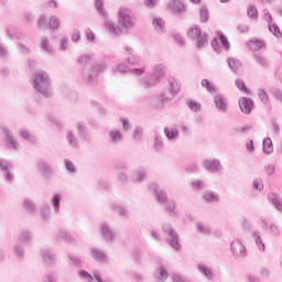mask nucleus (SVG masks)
Returning a JSON list of instances; mask_svg holds the SVG:
<instances>
[{"mask_svg":"<svg viewBox=\"0 0 282 282\" xmlns=\"http://www.w3.org/2000/svg\"><path fill=\"white\" fill-rule=\"evenodd\" d=\"M23 208L29 212L31 215H34L36 213V204L32 202L30 198H25L23 200Z\"/></svg>","mask_w":282,"mask_h":282,"instance_id":"36","label":"nucleus"},{"mask_svg":"<svg viewBox=\"0 0 282 282\" xmlns=\"http://www.w3.org/2000/svg\"><path fill=\"white\" fill-rule=\"evenodd\" d=\"M199 35H202V29H199V25H195L187 31V36L191 41H195Z\"/></svg>","mask_w":282,"mask_h":282,"instance_id":"37","label":"nucleus"},{"mask_svg":"<svg viewBox=\"0 0 282 282\" xmlns=\"http://www.w3.org/2000/svg\"><path fill=\"white\" fill-rule=\"evenodd\" d=\"M204 166L209 173H217V171H221V161L219 159L206 160Z\"/></svg>","mask_w":282,"mask_h":282,"instance_id":"14","label":"nucleus"},{"mask_svg":"<svg viewBox=\"0 0 282 282\" xmlns=\"http://www.w3.org/2000/svg\"><path fill=\"white\" fill-rule=\"evenodd\" d=\"M230 250L234 257H246V247L240 240H234L230 245Z\"/></svg>","mask_w":282,"mask_h":282,"instance_id":"11","label":"nucleus"},{"mask_svg":"<svg viewBox=\"0 0 282 282\" xmlns=\"http://www.w3.org/2000/svg\"><path fill=\"white\" fill-rule=\"evenodd\" d=\"M134 184H142L147 180V170L144 167L137 169L131 176Z\"/></svg>","mask_w":282,"mask_h":282,"instance_id":"18","label":"nucleus"},{"mask_svg":"<svg viewBox=\"0 0 282 282\" xmlns=\"http://www.w3.org/2000/svg\"><path fill=\"white\" fill-rule=\"evenodd\" d=\"M198 272H202V274H204V276H206V279H213L214 274H213V270H210V268L204 265V264H198Z\"/></svg>","mask_w":282,"mask_h":282,"instance_id":"42","label":"nucleus"},{"mask_svg":"<svg viewBox=\"0 0 282 282\" xmlns=\"http://www.w3.org/2000/svg\"><path fill=\"white\" fill-rule=\"evenodd\" d=\"M212 47L216 54H221V47H224V50H229L230 45L228 37H226L224 34H219L218 39L213 40Z\"/></svg>","mask_w":282,"mask_h":282,"instance_id":"7","label":"nucleus"},{"mask_svg":"<svg viewBox=\"0 0 282 282\" xmlns=\"http://www.w3.org/2000/svg\"><path fill=\"white\" fill-rule=\"evenodd\" d=\"M154 279H156V282H164L169 279V271L164 264H160V267L156 268L154 271Z\"/></svg>","mask_w":282,"mask_h":282,"instance_id":"19","label":"nucleus"},{"mask_svg":"<svg viewBox=\"0 0 282 282\" xmlns=\"http://www.w3.org/2000/svg\"><path fill=\"white\" fill-rule=\"evenodd\" d=\"M256 61L261 67H268V59L261 54H256Z\"/></svg>","mask_w":282,"mask_h":282,"instance_id":"62","label":"nucleus"},{"mask_svg":"<svg viewBox=\"0 0 282 282\" xmlns=\"http://www.w3.org/2000/svg\"><path fill=\"white\" fill-rule=\"evenodd\" d=\"M269 32L275 36V39H281V29H279V25L274 23H268Z\"/></svg>","mask_w":282,"mask_h":282,"instance_id":"45","label":"nucleus"},{"mask_svg":"<svg viewBox=\"0 0 282 282\" xmlns=\"http://www.w3.org/2000/svg\"><path fill=\"white\" fill-rule=\"evenodd\" d=\"M18 241H19V243H24V246H31L32 245V230L23 229L18 237Z\"/></svg>","mask_w":282,"mask_h":282,"instance_id":"20","label":"nucleus"},{"mask_svg":"<svg viewBox=\"0 0 282 282\" xmlns=\"http://www.w3.org/2000/svg\"><path fill=\"white\" fill-rule=\"evenodd\" d=\"M119 23L122 28H133L135 25V17H133V12L127 8L119 9Z\"/></svg>","mask_w":282,"mask_h":282,"instance_id":"6","label":"nucleus"},{"mask_svg":"<svg viewBox=\"0 0 282 282\" xmlns=\"http://www.w3.org/2000/svg\"><path fill=\"white\" fill-rule=\"evenodd\" d=\"M258 96L264 105H268L270 102V96H268V91L265 89H258Z\"/></svg>","mask_w":282,"mask_h":282,"instance_id":"54","label":"nucleus"},{"mask_svg":"<svg viewBox=\"0 0 282 282\" xmlns=\"http://www.w3.org/2000/svg\"><path fill=\"white\" fill-rule=\"evenodd\" d=\"M100 232L106 241H113V239H116V231H113V227H111L109 223L101 224Z\"/></svg>","mask_w":282,"mask_h":282,"instance_id":"10","label":"nucleus"},{"mask_svg":"<svg viewBox=\"0 0 282 282\" xmlns=\"http://www.w3.org/2000/svg\"><path fill=\"white\" fill-rule=\"evenodd\" d=\"M169 10H172V12H175L176 14H182L184 12V3L180 0H173L169 2L167 4Z\"/></svg>","mask_w":282,"mask_h":282,"instance_id":"27","label":"nucleus"},{"mask_svg":"<svg viewBox=\"0 0 282 282\" xmlns=\"http://www.w3.org/2000/svg\"><path fill=\"white\" fill-rule=\"evenodd\" d=\"M42 259L46 265H54L55 256L50 251V249H43L41 251Z\"/></svg>","mask_w":282,"mask_h":282,"instance_id":"30","label":"nucleus"},{"mask_svg":"<svg viewBox=\"0 0 282 282\" xmlns=\"http://www.w3.org/2000/svg\"><path fill=\"white\" fill-rule=\"evenodd\" d=\"M143 137L144 130L142 129V127H137L132 134L133 140H135V142H140V140H142Z\"/></svg>","mask_w":282,"mask_h":282,"instance_id":"50","label":"nucleus"},{"mask_svg":"<svg viewBox=\"0 0 282 282\" xmlns=\"http://www.w3.org/2000/svg\"><path fill=\"white\" fill-rule=\"evenodd\" d=\"M90 254L95 261H98V263H107V254H105L102 250L98 248H93L90 250Z\"/></svg>","mask_w":282,"mask_h":282,"instance_id":"25","label":"nucleus"},{"mask_svg":"<svg viewBox=\"0 0 282 282\" xmlns=\"http://www.w3.org/2000/svg\"><path fill=\"white\" fill-rule=\"evenodd\" d=\"M0 167L3 171L6 182L12 184V182H14V174H12L10 170H8V162L3 160L0 161Z\"/></svg>","mask_w":282,"mask_h":282,"instance_id":"26","label":"nucleus"},{"mask_svg":"<svg viewBox=\"0 0 282 282\" xmlns=\"http://www.w3.org/2000/svg\"><path fill=\"white\" fill-rule=\"evenodd\" d=\"M77 133L79 138L84 140V142H91V140H94V138L89 133V130L82 122L77 123Z\"/></svg>","mask_w":282,"mask_h":282,"instance_id":"17","label":"nucleus"},{"mask_svg":"<svg viewBox=\"0 0 282 282\" xmlns=\"http://www.w3.org/2000/svg\"><path fill=\"white\" fill-rule=\"evenodd\" d=\"M37 169L44 180H52V176L54 175V170H52L51 164H48L44 160H39Z\"/></svg>","mask_w":282,"mask_h":282,"instance_id":"8","label":"nucleus"},{"mask_svg":"<svg viewBox=\"0 0 282 282\" xmlns=\"http://www.w3.org/2000/svg\"><path fill=\"white\" fill-rule=\"evenodd\" d=\"M37 30H43L44 28H48L47 17L41 15L36 23Z\"/></svg>","mask_w":282,"mask_h":282,"instance_id":"55","label":"nucleus"},{"mask_svg":"<svg viewBox=\"0 0 282 282\" xmlns=\"http://www.w3.org/2000/svg\"><path fill=\"white\" fill-rule=\"evenodd\" d=\"M162 230L169 236V247L173 248L175 252H180L182 250V245L180 243V235L175 231V228L170 224H164Z\"/></svg>","mask_w":282,"mask_h":282,"instance_id":"5","label":"nucleus"},{"mask_svg":"<svg viewBox=\"0 0 282 282\" xmlns=\"http://www.w3.org/2000/svg\"><path fill=\"white\" fill-rule=\"evenodd\" d=\"M40 47L45 50L47 54H52V52H54V48L50 45V37H43Z\"/></svg>","mask_w":282,"mask_h":282,"instance_id":"48","label":"nucleus"},{"mask_svg":"<svg viewBox=\"0 0 282 282\" xmlns=\"http://www.w3.org/2000/svg\"><path fill=\"white\" fill-rule=\"evenodd\" d=\"M235 85L239 91H245L250 96V89L246 86V83L242 79H236Z\"/></svg>","mask_w":282,"mask_h":282,"instance_id":"52","label":"nucleus"},{"mask_svg":"<svg viewBox=\"0 0 282 282\" xmlns=\"http://www.w3.org/2000/svg\"><path fill=\"white\" fill-rule=\"evenodd\" d=\"M55 239L56 241H65V243H76V240L74 239L72 234L63 229L56 231Z\"/></svg>","mask_w":282,"mask_h":282,"instance_id":"16","label":"nucleus"},{"mask_svg":"<svg viewBox=\"0 0 282 282\" xmlns=\"http://www.w3.org/2000/svg\"><path fill=\"white\" fill-rule=\"evenodd\" d=\"M207 40H206V33H202L197 39H196V47H204L206 45Z\"/></svg>","mask_w":282,"mask_h":282,"instance_id":"60","label":"nucleus"},{"mask_svg":"<svg viewBox=\"0 0 282 282\" xmlns=\"http://www.w3.org/2000/svg\"><path fill=\"white\" fill-rule=\"evenodd\" d=\"M33 87L35 91L44 96V98H50L52 96V82L50 80L47 72L40 70L34 74Z\"/></svg>","mask_w":282,"mask_h":282,"instance_id":"2","label":"nucleus"},{"mask_svg":"<svg viewBox=\"0 0 282 282\" xmlns=\"http://www.w3.org/2000/svg\"><path fill=\"white\" fill-rule=\"evenodd\" d=\"M42 282H58V275L54 272L46 273L43 275Z\"/></svg>","mask_w":282,"mask_h":282,"instance_id":"53","label":"nucleus"},{"mask_svg":"<svg viewBox=\"0 0 282 282\" xmlns=\"http://www.w3.org/2000/svg\"><path fill=\"white\" fill-rule=\"evenodd\" d=\"M154 149L155 151H162V149H164V142L162 141V138L158 134L154 138Z\"/></svg>","mask_w":282,"mask_h":282,"instance_id":"59","label":"nucleus"},{"mask_svg":"<svg viewBox=\"0 0 282 282\" xmlns=\"http://www.w3.org/2000/svg\"><path fill=\"white\" fill-rule=\"evenodd\" d=\"M186 105L191 111H194L195 113H197V111H202V105L193 99H187Z\"/></svg>","mask_w":282,"mask_h":282,"instance_id":"43","label":"nucleus"},{"mask_svg":"<svg viewBox=\"0 0 282 282\" xmlns=\"http://www.w3.org/2000/svg\"><path fill=\"white\" fill-rule=\"evenodd\" d=\"M41 215L43 219H50V205H43L41 207Z\"/></svg>","mask_w":282,"mask_h":282,"instance_id":"64","label":"nucleus"},{"mask_svg":"<svg viewBox=\"0 0 282 282\" xmlns=\"http://www.w3.org/2000/svg\"><path fill=\"white\" fill-rule=\"evenodd\" d=\"M263 151L267 155H271V153H274V145L272 143L271 138H265L262 141Z\"/></svg>","mask_w":282,"mask_h":282,"instance_id":"35","label":"nucleus"},{"mask_svg":"<svg viewBox=\"0 0 282 282\" xmlns=\"http://www.w3.org/2000/svg\"><path fill=\"white\" fill-rule=\"evenodd\" d=\"M152 25L156 32H164V20H162V18H154Z\"/></svg>","mask_w":282,"mask_h":282,"instance_id":"44","label":"nucleus"},{"mask_svg":"<svg viewBox=\"0 0 282 282\" xmlns=\"http://www.w3.org/2000/svg\"><path fill=\"white\" fill-rule=\"evenodd\" d=\"M200 85H202V87H205V89H206L207 91H209V94H215L216 88H215V86L210 83V80H208V79H203V80L200 82Z\"/></svg>","mask_w":282,"mask_h":282,"instance_id":"51","label":"nucleus"},{"mask_svg":"<svg viewBox=\"0 0 282 282\" xmlns=\"http://www.w3.org/2000/svg\"><path fill=\"white\" fill-rule=\"evenodd\" d=\"M193 188H196V191H203V188H206V184L202 180H194L192 182Z\"/></svg>","mask_w":282,"mask_h":282,"instance_id":"61","label":"nucleus"},{"mask_svg":"<svg viewBox=\"0 0 282 282\" xmlns=\"http://www.w3.org/2000/svg\"><path fill=\"white\" fill-rule=\"evenodd\" d=\"M64 164H65V169L72 175H76V173H78V170L76 169V165L70 160L65 159Z\"/></svg>","mask_w":282,"mask_h":282,"instance_id":"47","label":"nucleus"},{"mask_svg":"<svg viewBox=\"0 0 282 282\" xmlns=\"http://www.w3.org/2000/svg\"><path fill=\"white\" fill-rule=\"evenodd\" d=\"M14 254L18 259H23V257H25V248L23 245L17 243L14 246Z\"/></svg>","mask_w":282,"mask_h":282,"instance_id":"49","label":"nucleus"},{"mask_svg":"<svg viewBox=\"0 0 282 282\" xmlns=\"http://www.w3.org/2000/svg\"><path fill=\"white\" fill-rule=\"evenodd\" d=\"M203 199L206 202V204H219V202H221L219 194L210 189L203 192Z\"/></svg>","mask_w":282,"mask_h":282,"instance_id":"15","label":"nucleus"},{"mask_svg":"<svg viewBox=\"0 0 282 282\" xmlns=\"http://www.w3.org/2000/svg\"><path fill=\"white\" fill-rule=\"evenodd\" d=\"M247 14H248V17H250V19H257L259 11L257 10V7L251 4L247 9Z\"/></svg>","mask_w":282,"mask_h":282,"instance_id":"58","label":"nucleus"},{"mask_svg":"<svg viewBox=\"0 0 282 282\" xmlns=\"http://www.w3.org/2000/svg\"><path fill=\"white\" fill-rule=\"evenodd\" d=\"M247 45L249 50L257 52L261 50V47H263L264 44H263V41L261 40H252V41H249Z\"/></svg>","mask_w":282,"mask_h":282,"instance_id":"40","label":"nucleus"},{"mask_svg":"<svg viewBox=\"0 0 282 282\" xmlns=\"http://www.w3.org/2000/svg\"><path fill=\"white\" fill-rule=\"evenodd\" d=\"M167 85L170 87L171 96H175V94L180 91V83H177V79H175V77L167 78Z\"/></svg>","mask_w":282,"mask_h":282,"instance_id":"32","label":"nucleus"},{"mask_svg":"<svg viewBox=\"0 0 282 282\" xmlns=\"http://www.w3.org/2000/svg\"><path fill=\"white\" fill-rule=\"evenodd\" d=\"M51 204L53 206V210L55 215H58V213H61V194L58 193L53 194Z\"/></svg>","mask_w":282,"mask_h":282,"instance_id":"33","label":"nucleus"},{"mask_svg":"<svg viewBox=\"0 0 282 282\" xmlns=\"http://www.w3.org/2000/svg\"><path fill=\"white\" fill-rule=\"evenodd\" d=\"M166 76V66L164 64H156L154 65V69L152 73V79L156 83L160 84V80Z\"/></svg>","mask_w":282,"mask_h":282,"instance_id":"12","label":"nucleus"},{"mask_svg":"<svg viewBox=\"0 0 282 282\" xmlns=\"http://www.w3.org/2000/svg\"><path fill=\"white\" fill-rule=\"evenodd\" d=\"M108 135H109V142L111 144H120V142L124 140V135H122V132H120V130L118 129L110 130Z\"/></svg>","mask_w":282,"mask_h":282,"instance_id":"24","label":"nucleus"},{"mask_svg":"<svg viewBox=\"0 0 282 282\" xmlns=\"http://www.w3.org/2000/svg\"><path fill=\"white\" fill-rule=\"evenodd\" d=\"M165 138L167 140H171L172 142H175L180 138V130L177 128H164Z\"/></svg>","mask_w":282,"mask_h":282,"instance_id":"29","label":"nucleus"},{"mask_svg":"<svg viewBox=\"0 0 282 282\" xmlns=\"http://www.w3.org/2000/svg\"><path fill=\"white\" fill-rule=\"evenodd\" d=\"M110 209L112 213H117L122 219H129V210L122 207V205L112 203L110 204Z\"/></svg>","mask_w":282,"mask_h":282,"instance_id":"22","label":"nucleus"},{"mask_svg":"<svg viewBox=\"0 0 282 282\" xmlns=\"http://www.w3.org/2000/svg\"><path fill=\"white\" fill-rule=\"evenodd\" d=\"M227 63H228L230 69H232V72L235 74H237V72H239V69L241 68V62H239V61H237V59H235L232 57H229L227 59Z\"/></svg>","mask_w":282,"mask_h":282,"instance_id":"39","label":"nucleus"},{"mask_svg":"<svg viewBox=\"0 0 282 282\" xmlns=\"http://www.w3.org/2000/svg\"><path fill=\"white\" fill-rule=\"evenodd\" d=\"M106 30H108L112 36H120V34H122V29L111 21H106Z\"/></svg>","mask_w":282,"mask_h":282,"instance_id":"28","label":"nucleus"},{"mask_svg":"<svg viewBox=\"0 0 282 282\" xmlns=\"http://www.w3.org/2000/svg\"><path fill=\"white\" fill-rule=\"evenodd\" d=\"M139 85L143 89H151V87H155V85H158V84L155 83L153 77H147L145 76V77L140 79Z\"/></svg>","mask_w":282,"mask_h":282,"instance_id":"31","label":"nucleus"},{"mask_svg":"<svg viewBox=\"0 0 282 282\" xmlns=\"http://www.w3.org/2000/svg\"><path fill=\"white\" fill-rule=\"evenodd\" d=\"M238 102H239L240 110L246 116H250V113H252V109H254V100H252V98L240 97Z\"/></svg>","mask_w":282,"mask_h":282,"instance_id":"9","label":"nucleus"},{"mask_svg":"<svg viewBox=\"0 0 282 282\" xmlns=\"http://www.w3.org/2000/svg\"><path fill=\"white\" fill-rule=\"evenodd\" d=\"M214 102L216 105V109H218L221 113H228V102H226L224 95L216 94L214 96Z\"/></svg>","mask_w":282,"mask_h":282,"instance_id":"13","label":"nucleus"},{"mask_svg":"<svg viewBox=\"0 0 282 282\" xmlns=\"http://www.w3.org/2000/svg\"><path fill=\"white\" fill-rule=\"evenodd\" d=\"M151 188L158 202L163 204L165 207L166 213H172V215H175V203H169V196H166V192L162 191L158 184H152Z\"/></svg>","mask_w":282,"mask_h":282,"instance_id":"4","label":"nucleus"},{"mask_svg":"<svg viewBox=\"0 0 282 282\" xmlns=\"http://www.w3.org/2000/svg\"><path fill=\"white\" fill-rule=\"evenodd\" d=\"M199 19H200V23L208 22V7L207 6H204V4L200 6Z\"/></svg>","mask_w":282,"mask_h":282,"instance_id":"46","label":"nucleus"},{"mask_svg":"<svg viewBox=\"0 0 282 282\" xmlns=\"http://www.w3.org/2000/svg\"><path fill=\"white\" fill-rule=\"evenodd\" d=\"M20 138H22L23 140H26L28 142H35V138L34 134H32L30 131H28L26 129H22L20 130L19 133Z\"/></svg>","mask_w":282,"mask_h":282,"instance_id":"41","label":"nucleus"},{"mask_svg":"<svg viewBox=\"0 0 282 282\" xmlns=\"http://www.w3.org/2000/svg\"><path fill=\"white\" fill-rule=\"evenodd\" d=\"M110 209L112 213H117L122 219H129V210L122 207V205L112 203L110 204Z\"/></svg>","mask_w":282,"mask_h":282,"instance_id":"21","label":"nucleus"},{"mask_svg":"<svg viewBox=\"0 0 282 282\" xmlns=\"http://www.w3.org/2000/svg\"><path fill=\"white\" fill-rule=\"evenodd\" d=\"M66 140L68 142V145L72 149H78V139L76 138V134L72 130H68L66 133Z\"/></svg>","mask_w":282,"mask_h":282,"instance_id":"34","label":"nucleus"},{"mask_svg":"<svg viewBox=\"0 0 282 282\" xmlns=\"http://www.w3.org/2000/svg\"><path fill=\"white\" fill-rule=\"evenodd\" d=\"M166 97H164V93L161 94V96L159 98H155L152 100V107H164V99Z\"/></svg>","mask_w":282,"mask_h":282,"instance_id":"57","label":"nucleus"},{"mask_svg":"<svg viewBox=\"0 0 282 282\" xmlns=\"http://www.w3.org/2000/svg\"><path fill=\"white\" fill-rule=\"evenodd\" d=\"M78 63L84 66L82 78L84 83L91 85L96 83L99 72H105L108 67L107 61L95 59L91 55L85 54L78 57Z\"/></svg>","mask_w":282,"mask_h":282,"instance_id":"1","label":"nucleus"},{"mask_svg":"<svg viewBox=\"0 0 282 282\" xmlns=\"http://www.w3.org/2000/svg\"><path fill=\"white\" fill-rule=\"evenodd\" d=\"M268 200L270 202V204H272V206H274V208H276V210H279V213H282L281 195L276 193H271L268 195Z\"/></svg>","mask_w":282,"mask_h":282,"instance_id":"23","label":"nucleus"},{"mask_svg":"<svg viewBox=\"0 0 282 282\" xmlns=\"http://www.w3.org/2000/svg\"><path fill=\"white\" fill-rule=\"evenodd\" d=\"M252 184H253V188L256 191H259V193H261V191H263V180L256 178V180H253Z\"/></svg>","mask_w":282,"mask_h":282,"instance_id":"63","label":"nucleus"},{"mask_svg":"<svg viewBox=\"0 0 282 282\" xmlns=\"http://www.w3.org/2000/svg\"><path fill=\"white\" fill-rule=\"evenodd\" d=\"M48 29L52 30V32H56L61 29V20L56 17H51L48 22Z\"/></svg>","mask_w":282,"mask_h":282,"instance_id":"38","label":"nucleus"},{"mask_svg":"<svg viewBox=\"0 0 282 282\" xmlns=\"http://www.w3.org/2000/svg\"><path fill=\"white\" fill-rule=\"evenodd\" d=\"M197 230L198 232H202L203 235H210L212 230L210 228L205 225L204 223H197Z\"/></svg>","mask_w":282,"mask_h":282,"instance_id":"56","label":"nucleus"},{"mask_svg":"<svg viewBox=\"0 0 282 282\" xmlns=\"http://www.w3.org/2000/svg\"><path fill=\"white\" fill-rule=\"evenodd\" d=\"M0 133H2V142H4L6 149L9 151H19L21 149V143L17 140V137L10 128L6 124L0 126Z\"/></svg>","mask_w":282,"mask_h":282,"instance_id":"3","label":"nucleus"}]
</instances>
